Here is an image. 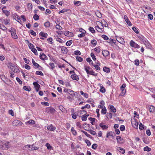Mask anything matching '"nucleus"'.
<instances>
[{
  "label": "nucleus",
  "instance_id": "nucleus-26",
  "mask_svg": "<svg viewBox=\"0 0 155 155\" xmlns=\"http://www.w3.org/2000/svg\"><path fill=\"white\" fill-rule=\"evenodd\" d=\"M107 110L105 107H102L101 111V113L103 114H105L107 113Z\"/></svg>",
  "mask_w": 155,
  "mask_h": 155
},
{
  "label": "nucleus",
  "instance_id": "nucleus-56",
  "mask_svg": "<svg viewBox=\"0 0 155 155\" xmlns=\"http://www.w3.org/2000/svg\"><path fill=\"white\" fill-rule=\"evenodd\" d=\"M41 104L46 106H48L49 104L48 103L46 102H41Z\"/></svg>",
  "mask_w": 155,
  "mask_h": 155
},
{
  "label": "nucleus",
  "instance_id": "nucleus-40",
  "mask_svg": "<svg viewBox=\"0 0 155 155\" xmlns=\"http://www.w3.org/2000/svg\"><path fill=\"white\" fill-rule=\"evenodd\" d=\"M84 32H83V33H81L80 34H79L78 35V37L79 38H82L84 37L85 36V33L86 32V31L84 30Z\"/></svg>",
  "mask_w": 155,
  "mask_h": 155
},
{
  "label": "nucleus",
  "instance_id": "nucleus-33",
  "mask_svg": "<svg viewBox=\"0 0 155 155\" xmlns=\"http://www.w3.org/2000/svg\"><path fill=\"white\" fill-rule=\"evenodd\" d=\"M51 24L49 21H47L45 23L44 25L46 28H47L50 26Z\"/></svg>",
  "mask_w": 155,
  "mask_h": 155
},
{
  "label": "nucleus",
  "instance_id": "nucleus-34",
  "mask_svg": "<svg viewBox=\"0 0 155 155\" xmlns=\"http://www.w3.org/2000/svg\"><path fill=\"white\" fill-rule=\"evenodd\" d=\"M155 111V108L153 106H150V111L151 113H154Z\"/></svg>",
  "mask_w": 155,
  "mask_h": 155
},
{
  "label": "nucleus",
  "instance_id": "nucleus-22",
  "mask_svg": "<svg viewBox=\"0 0 155 155\" xmlns=\"http://www.w3.org/2000/svg\"><path fill=\"white\" fill-rule=\"evenodd\" d=\"M133 127L135 128H137L138 127V123L136 121L133 122L132 123Z\"/></svg>",
  "mask_w": 155,
  "mask_h": 155
},
{
  "label": "nucleus",
  "instance_id": "nucleus-55",
  "mask_svg": "<svg viewBox=\"0 0 155 155\" xmlns=\"http://www.w3.org/2000/svg\"><path fill=\"white\" fill-rule=\"evenodd\" d=\"M91 57L92 58V59L94 61H95L96 60V58L95 57V56L94 55V53L92 52L91 54Z\"/></svg>",
  "mask_w": 155,
  "mask_h": 155
},
{
  "label": "nucleus",
  "instance_id": "nucleus-15",
  "mask_svg": "<svg viewBox=\"0 0 155 155\" xmlns=\"http://www.w3.org/2000/svg\"><path fill=\"white\" fill-rule=\"evenodd\" d=\"M71 78L73 80L78 81L79 80V78L78 76L75 74H72L71 76Z\"/></svg>",
  "mask_w": 155,
  "mask_h": 155
},
{
  "label": "nucleus",
  "instance_id": "nucleus-63",
  "mask_svg": "<svg viewBox=\"0 0 155 155\" xmlns=\"http://www.w3.org/2000/svg\"><path fill=\"white\" fill-rule=\"evenodd\" d=\"M23 89L26 91H31V89L28 88V87L26 86H24L23 87Z\"/></svg>",
  "mask_w": 155,
  "mask_h": 155
},
{
  "label": "nucleus",
  "instance_id": "nucleus-37",
  "mask_svg": "<svg viewBox=\"0 0 155 155\" xmlns=\"http://www.w3.org/2000/svg\"><path fill=\"white\" fill-rule=\"evenodd\" d=\"M35 74L37 75H40L42 76H44V74L42 72L40 71H37L35 72Z\"/></svg>",
  "mask_w": 155,
  "mask_h": 155
},
{
  "label": "nucleus",
  "instance_id": "nucleus-50",
  "mask_svg": "<svg viewBox=\"0 0 155 155\" xmlns=\"http://www.w3.org/2000/svg\"><path fill=\"white\" fill-rule=\"evenodd\" d=\"M94 51L97 53H99L101 52L100 49L98 47H96L94 49Z\"/></svg>",
  "mask_w": 155,
  "mask_h": 155
},
{
  "label": "nucleus",
  "instance_id": "nucleus-7",
  "mask_svg": "<svg viewBox=\"0 0 155 155\" xmlns=\"http://www.w3.org/2000/svg\"><path fill=\"white\" fill-rule=\"evenodd\" d=\"M33 84L34 86L36 91L38 92L40 89V85L36 82H33Z\"/></svg>",
  "mask_w": 155,
  "mask_h": 155
},
{
  "label": "nucleus",
  "instance_id": "nucleus-29",
  "mask_svg": "<svg viewBox=\"0 0 155 155\" xmlns=\"http://www.w3.org/2000/svg\"><path fill=\"white\" fill-rule=\"evenodd\" d=\"M80 93L81 95H83L84 97L85 98H87L88 97V95L86 93H84L82 91H81Z\"/></svg>",
  "mask_w": 155,
  "mask_h": 155
},
{
  "label": "nucleus",
  "instance_id": "nucleus-39",
  "mask_svg": "<svg viewBox=\"0 0 155 155\" xmlns=\"http://www.w3.org/2000/svg\"><path fill=\"white\" fill-rule=\"evenodd\" d=\"M84 68L87 73L88 72L89 70L91 69V68L89 66L86 65L84 66Z\"/></svg>",
  "mask_w": 155,
  "mask_h": 155
},
{
  "label": "nucleus",
  "instance_id": "nucleus-38",
  "mask_svg": "<svg viewBox=\"0 0 155 155\" xmlns=\"http://www.w3.org/2000/svg\"><path fill=\"white\" fill-rule=\"evenodd\" d=\"M55 111V110L53 108H49L48 112L51 114H54Z\"/></svg>",
  "mask_w": 155,
  "mask_h": 155
},
{
  "label": "nucleus",
  "instance_id": "nucleus-35",
  "mask_svg": "<svg viewBox=\"0 0 155 155\" xmlns=\"http://www.w3.org/2000/svg\"><path fill=\"white\" fill-rule=\"evenodd\" d=\"M140 41L142 42V43L143 44L144 42H146V41L147 40L144 37L142 36L140 38Z\"/></svg>",
  "mask_w": 155,
  "mask_h": 155
},
{
  "label": "nucleus",
  "instance_id": "nucleus-36",
  "mask_svg": "<svg viewBox=\"0 0 155 155\" xmlns=\"http://www.w3.org/2000/svg\"><path fill=\"white\" fill-rule=\"evenodd\" d=\"M74 5L76 6H79L81 5V2L80 1H74Z\"/></svg>",
  "mask_w": 155,
  "mask_h": 155
},
{
  "label": "nucleus",
  "instance_id": "nucleus-31",
  "mask_svg": "<svg viewBox=\"0 0 155 155\" xmlns=\"http://www.w3.org/2000/svg\"><path fill=\"white\" fill-rule=\"evenodd\" d=\"M110 109L114 113H115L116 111V110L113 105H110Z\"/></svg>",
  "mask_w": 155,
  "mask_h": 155
},
{
  "label": "nucleus",
  "instance_id": "nucleus-8",
  "mask_svg": "<svg viewBox=\"0 0 155 155\" xmlns=\"http://www.w3.org/2000/svg\"><path fill=\"white\" fill-rule=\"evenodd\" d=\"M116 150L122 154H124L125 152V150L124 149L120 147H117L116 148Z\"/></svg>",
  "mask_w": 155,
  "mask_h": 155
},
{
  "label": "nucleus",
  "instance_id": "nucleus-18",
  "mask_svg": "<svg viewBox=\"0 0 155 155\" xmlns=\"http://www.w3.org/2000/svg\"><path fill=\"white\" fill-rule=\"evenodd\" d=\"M14 124H15V125H22L23 123L20 121L16 120L14 121Z\"/></svg>",
  "mask_w": 155,
  "mask_h": 155
},
{
  "label": "nucleus",
  "instance_id": "nucleus-27",
  "mask_svg": "<svg viewBox=\"0 0 155 155\" xmlns=\"http://www.w3.org/2000/svg\"><path fill=\"white\" fill-rule=\"evenodd\" d=\"M92 64L96 70L98 71L100 70L101 68L99 65H95L94 64H93L92 61Z\"/></svg>",
  "mask_w": 155,
  "mask_h": 155
},
{
  "label": "nucleus",
  "instance_id": "nucleus-45",
  "mask_svg": "<svg viewBox=\"0 0 155 155\" xmlns=\"http://www.w3.org/2000/svg\"><path fill=\"white\" fill-rule=\"evenodd\" d=\"M143 150L144 151H150L151 150V148L149 147L148 146H146L144 147Z\"/></svg>",
  "mask_w": 155,
  "mask_h": 155
},
{
  "label": "nucleus",
  "instance_id": "nucleus-6",
  "mask_svg": "<svg viewBox=\"0 0 155 155\" xmlns=\"http://www.w3.org/2000/svg\"><path fill=\"white\" fill-rule=\"evenodd\" d=\"M116 140L117 143L119 144H122L124 142L123 139L120 136L117 137Z\"/></svg>",
  "mask_w": 155,
  "mask_h": 155
},
{
  "label": "nucleus",
  "instance_id": "nucleus-28",
  "mask_svg": "<svg viewBox=\"0 0 155 155\" xmlns=\"http://www.w3.org/2000/svg\"><path fill=\"white\" fill-rule=\"evenodd\" d=\"M10 20L7 19H4L3 20V21L4 24L5 25H9Z\"/></svg>",
  "mask_w": 155,
  "mask_h": 155
},
{
  "label": "nucleus",
  "instance_id": "nucleus-14",
  "mask_svg": "<svg viewBox=\"0 0 155 155\" xmlns=\"http://www.w3.org/2000/svg\"><path fill=\"white\" fill-rule=\"evenodd\" d=\"M113 133L114 132L111 131L107 132L106 134V137L109 138L110 136H111L113 138L114 137Z\"/></svg>",
  "mask_w": 155,
  "mask_h": 155
},
{
  "label": "nucleus",
  "instance_id": "nucleus-25",
  "mask_svg": "<svg viewBox=\"0 0 155 155\" xmlns=\"http://www.w3.org/2000/svg\"><path fill=\"white\" fill-rule=\"evenodd\" d=\"M103 71L106 73H109L110 72V68L107 67H104L103 68Z\"/></svg>",
  "mask_w": 155,
  "mask_h": 155
},
{
  "label": "nucleus",
  "instance_id": "nucleus-4",
  "mask_svg": "<svg viewBox=\"0 0 155 155\" xmlns=\"http://www.w3.org/2000/svg\"><path fill=\"white\" fill-rule=\"evenodd\" d=\"M130 45L133 47L136 48H139L140 46L138 44L136 43L133 40H131L130 42Z\"/></svg>",
  "mask_w": 155,
  "mask_h": 155
},
{
  "label": "nucleus",
  "instance_id": "nucleus-3",
  "mask_svg": "<svg viewBox=\"0 0 155 155\" xmlns=\"http://www.w3.org/2000/svg\"><path fill=\"white\" fill-rule=\"evenodd\" d=\"M3 150H7L11 147L10 143L9 142L3 140Z\"/></svg>",
  "mask_w": 155,
  "mask_h": 155
},
{
  "label": "nucleus",
  "instance_id": "nucleus-41",
  "mask_svg": "<svg viewBox=\"0 0 155 155\" xmlns=\"http://www.w3.org/2000/svg\"><path fill=\"white\" fill-rule=\"evenodd\" d=\"M121 90V92L120 94V95L122 96L124 95L126 92V89H123Z\"/></svg>",
  "mask_w": 155,
  "mask_h": 155
},
{
  "label": "nucleus",
  "instance_id": "nucleus-54",
  "mask_svg": "<svg viewBox=\"0 0 155 155\" xmlns=\"http://www.w3.org/2000/svg\"><path fill=\"white\" fill-rule=\"evenodd\" d=\"M118 39L120 40V41H118V40H117V41L119 42L120 43L123 44V43H124V39L122 38H118Z\"/></svg>",
  "mask_w": 155,
  "mask_h": 155
},
{
  "label": "nucleus",
  "instance_id": "nucleus-64",
  "mask_svg": "<svg viewBox=\"0 0 155 155\" xmlns=\"http://www.w3.org/2000/svg\"><path fill=\"white\" fill-rule=\"evenodd\" d=\"M46 146L47 147L48 149L49 150L51 149L52 147L48 143H46Z\"/></svg>",
  "mask_w": 155,
  "mask_h": 155
},
{
  "label": "nucleus",
  "instance_id": "nucleus-46",
  "mask_svg": "<svg viewBox=\"0 0 155 155\" xmlns=\"http://www.w3.org/2000/svg\"><path fill=\"white\" fill-rule=\"evenodd\" d=\"M81 132L84 133V134L88 137L89 138H91V137H92L91 136L90 134H88L86 132L83 130H81Z\"/></svg>",
  "mask_w": 155,
  "mask_h": 155
},
{
  "label": "nucleus",
  "instance_id": "nucleus-23",
  "mask_svg": "<svg viewBox=\"0 0 155 155\" xmlns=\"http://www.w3.org/2000/svg\"><path fill=\"white\" fill-rule=\"evenodd\" d=\"M26 124H35V121L34 120H30L25 123Z\"/></svg>",
  "mask_w": 155,
  "mask_h": 155
},
{
  "label": "nucleus",
  "instance_id": "nucleus-10",
  "mask_svg": "<svg viewBox=\"0 0 155 155\" xmlns=\"http://www.w3.org/2000/svg\"><path fill=\"white\" fill-rule=\"evenodd\" d=\"M61 49L62 53L64 54H67L68 52V50L66 48L62 46L61 47Z\"/></svg>",
  "mask_w": 155,
  "mask_h": 155
},
{
  "label": "nucleus",
  "instance_id": "nucleus-16",
  "mask_svg": "<svg viewBox=\"0 0 155 155\" xmlns=\"http://www.w3.org/2000/svg\"><path fill=\"white\" fill-rule=\"evenodd\" d=\"M146 42H144L143 44L145 45L146 48H151V46L148 41L147 40Z\"/></svg>",
  "mask_w": 155,
  "mask_h": 155
},
{
  "label": "nucleus",
  "instance_id": "nucleus-59",
  "mask_svg": "<svg viewBox=\"0 0 155 155\" xmlns=\"http://www.w3.org/2000/svg\"><path fill=\"white\" fill-rule=\"evenodd\" d=\"M85 142L88 146L89 147L91 146V143L89 140H85Z\"/></svg>",
  "mask_w": 155,
  "mask_h": 155
},
{
  "label": "nucleus",
  "instance_id": "nucleus-42",
  "mask_svg": "<svg viewBox=\"0 0 155 155\" xmlns=\"http://www.w3.org/2000/svg\"><path fill=\"white\" fill-rule=\"evenodd\" d=\"M77 60L79 62H81L83 61V59L82 58L80 57L77 56L76 57Z\"/></svg>",
  "mask_w": 155,
  "mask_h": 155
},
{
  "label": "nucleus",
  "instance_id": "nucleus-52",
  "mask_svg": "<svg viewBox=\"0 0 155 155\" xmlns=\"http://www.w3.org/2000/svg\"><path fill=\"white\" fill-rule=\"evenodd\" d=\"M106 117L107 118H111L112 117V114L111 113H107L106 115Z\"/></svg>",
  "mask_w": 155,
  "mask_h": 155
},
{
  "label": "nucleus",
  "instance_id": "nucleus-47",
  "mask_svg": "<svg viewBox=\"0 0 155 155\" xmlns=\"http://www.w3.org/2000/svg\"><path fill=\"white\" fill-rule=\"evenodd\" d=\"M132 29L136 34L139 33V31L135 27H133Z\"/></svg>",
  "mask_w": 155,
  "mask_h": 155
},
{
  "label": "nucleus",
  "instance_id": "nucleus-49",
  "mask_svg": "<svg viewBox=\"0 0 155 155\" xmlns=\"http://www.w3.org/2000/svg\"><path fill=\"white\" fill-rule=\"evenodd\" d=\"M31 51L35 54V55H38V52L37 50L35 48L32 49Z\"/></svg>",
  "mask_w": 155,
  "mask_h": 155
},
{
  "label": "nucleus",
  "instance_id": "nucleus-20",
  "mask_svg": "<svg viewBox=\"0 0 155 155\" xmlns=\"http://www.w3.org/2000/svg\"><path fill=\"white\" fill-rule=\"evenodd\" d=\"M100 126L101 127L102 129L104 130H107L108 128V127L105 125H103V123H101L99 124Z\"/></svg>",
  "mask_w": 155,
  "mask_h": 155
},
{
  "label": "nucleus",
  "instance_id": "nucleus-51",
  "mask_svg": "<svg viewBox=\"0 0 155 155\" xmlns=\"http://www.w3.org/2000/svg\"><path fill=\"white\" fill-rule=\"evenodd\" d=\"M33 18L35 20H38L39 19V16L37 14H35L33 16Z\"/></svg>",
  "mask_w": 155,
  "mask_h": 155
},
{
  "label": "nucleus",
  "instance_id": "nucleus-12",
  "mask_svg": "<svg viewBox=\"0 0 155 155\" xmlns=\"http://www.w3.org/2000/svg\"><path fill=\"white\" fill-rule=\"evenodd\" d=\"M47 129L49 130L54 131L56 129V127L53 126L52 124H51V125L48 126Z\"/></svg>",
  "mask_w": 155,
  "mask_h": 155
},
{
  "label": "nucleus",
  "instance_id": "nucleus-19",
  "mask_svg": "<svg viewBox=\"0 0 155 155\" xmlns=\"http://www.w3.org/2000/svg\"><path fill=\"white\" fill-rule=\"evenodd\" d=\"M40 58L41 59L43 60H46L47 58L46 55L44 53H43L42 54H41L40 56Z\"/></svg>",
  "mask_w": 155,
  "mask_h": 155
},
{
  "label": "nucleus",
  "instance_id": "nucleus-13",
  "mask_svg": "<svg viewBox=\"0 0 155 155\" xmlns=\"http://www.w3.org/2000/svg\"><path fill=\"white\" fill-rule=\"evenodd\" d=\"M100 89V91L102 93H104L106 91V90L105 88L103 87V85L101 84H99Z\"/></svg>",
  "mask_w": 155,
  "mask_h": 155
},
{
  "label": "nucleus",
  "instance_id": "nucleus-61",
  "mask_svg": "<svg viewBox=\"0 0 155 155\" xmlns=\"http://www.w3.org/2000/svg\"><path fill=\"white\" fill-rule=\"evenodd\" d=\"M49 64L51 67V69L52 70H53L54 68L55 67L54 64L53 63H50Z\"/></svg>",
  "mask_w": 155,
  "mask_h": 155
},
{
  "label": "nucleus",
  "instance_id": "nucleus-5",
  "mask_svg": "<svg viewBox=\"0 0 155 155\" xmlns=\"http://www.w3.org/2000/svg\"><path fill=\"white\" fill-rule=\"evenodd\" d=\"M11 69L15 73H18L20 72V71L18 67L17 66H15L14 64L11 66Z\"/></svg>",
  "mask_w": 155,
  "mask_h": 155
},
{
  "label": "nucleus",
  "instance_id": "nucleus-21",
  "mask_svg": "<svg viewBox=\"0 0 155 155\" xmlns=\"http://www.w3.org/2000/svg\"><path fill=\"white\" fill-rule=\"evenodd\" d=\"M88 74L92 75L94 76H97V74H95V72L92 70L89 71L87 73Z\"/></svg>",
  "mask_w": 155,
  "mask_h": 155
},
{
  "label": "nucleus",
  "instance_id": "nucleus-24",
  "mask_svg": "<svg viewBox=\"0 0 155 155\" xmlns=\"http://www.w3.org/2000/svg\"><path fill=\"white\" fill-rule=\"evenodd\" d=\"M39 35L42 37L46 38L48 36V34L47 33H44L42 31L41 32L39 33Z\"/></svg>",
  "mask_w": 155,
  "mask_h": 155
},
{
  "label": "nucleus",
  "instance_id": "nucleus-30",
  "mask_svg": "<svg viewBox=\"0 0 155 155\" xmlns=\"http://www.w3.org/2000/svg\"><path fill=\"white\" fill-rule=\"evenodd\" d=\"M71 131L73 135L75 136L77 135V132L74 129L73 127H72L71 128Z\"/></svg>",
  "mask_w": 155,
  "mask_h": 155
},
{
  "label": "nucleus",
  "instance_id": "nucleus-58",
  "mask_svg": "<svg viewBox=\"0 0 155 155\" xmlns=\"http://www.w3.org/2000/svg\"><path fill=\"white\" fill-rule=\"evenodd\" d=\"M97 146V144L94 143L92 145L91 147L93 149L95 150L96 149Z\"/></svg>",
  "mask_w": 155,
  "mask_h": 155
},
{
  "label": "nucleus",
  "instance_id": "nucleus-44",
  "mask_svg": "<svg viewBox=\"0 0 155 155\" xmlns=\"http://www.w3.org/2000/svg\"><path fill=\"white\" fill-rule=\"evenodd\" d=\"M91 43L94 46H95L97 44V41L93 39L91 41Z\"/></svg>",
  "mask_w": 155,
  "mask_h": 155
},
{
  "label": "nucleus",
  "instance_id": "nucleus-48",
  "mask_svg": "<svg viewBox=\"0 0 155 155\" xmlns=\"http://www.w3.org/2000/svg\"><path fill=\"white\" fill-rule=\"evenodd\" d=\"M96 30L98 32H101L103 31V30L102 29L100 28L98 26H97L96 27Z\"/></svg>",
  "mask_w": 155,
  "mask_h": 155
},
{
  "label": "nucleus",
  "instance_id": "nucleus-11",
  "mask_svg": "<svg viewBox=\"0 0 155 155\" xmlns=\"http://www.w3.org/2000/svg\"><path fill=\"white\" fill-rule=\"evenodd\" d=\"M64 35L67 36L71 37L73 35V33L70 32L68 31H65L64 32Z\"/></svg>",
  "mask_w": 155,
  "mask_h": 155
},
{
  "label": "nucleus",
  "instance_id": "nucleus-43",
  "mask_svg": "<svg viewBox=\"0 0 155 155\" xmlns=\"http://www.w3.org/2000/svg\"><path fill=\"white\" fill-rule=\"evenodd\" d=\"M89 30L92 33H94L95 32L94 29L92 27H90L89 28Z\"/></svg>",
  "mask_w": 155,
  "mask_h": 155
},
{
  "label": "nucleus",
  "instance_id": "nucleus-32",
  "mask_svg": "<svg viewBox=\"0 0 155 155\" xmlns=\"http://www.w3.org/2000/svg\"><path fill=\"white\" fill-rule=\"evenodd\" d=\"M0 28L4 31H6L7 28L4 25L0 23Z\"/></svg>",
  "mask_w": 155,
  "mask_h": 155
},
{
  "label": "nucleus",
  "instance_id": "nucleus-62",
  "mask_svg": "<svg viewBox=\"0 0 155 155\" xmlns=\"http://www.w3.org/2000/svg\"><path fill=\"white\" fill-rule=\"evenodd\" d=\"M125 21L127 23V25L130 26H131L132 25V24L131 22L129 21V19L126 20Z\"/></svg>",
  "mask_w": 155,
  "mask_h": 155
},
{
  "label": "nucleus",
  "instance_id": "nucleus-53",
  "mask_svg": "<svg viewBox=\"0 0 155 155\" xmlns=\"http://www.w3.org/2000/svg\"><path fill=\"white\" fill-rule=\"evenodd\" d=\"M74 54L76 55H81V53L80 51L77 50L74 51Z\"/></svg>",
  "mask_w": 155,
  "mask_h": 155
},
{
  "label": "nucleus",
  "instance_id": "nucleus-2",
  "mask_svg": "<svg viewBox=\"0 0 155 155\" xmlns=\"http://www.w3.org/2000/svg\"><path fill=\"white\" fill-rule=\"evenodd\" d=\"M27 148L30 150H38L39 147H36L33 144L32 145H27L25 146V148Z\"/></svg>",
  "mask_w": 155,
  "mask_h": 155
},
{
  "label": "nucleus",
  "instance_id": "nucleus-57",
  "mask_svg": "<svg viewBox=\"0 0 155 155\" xmlns=\"http://www.w3.org/2000/svg\"><path fill=\"white\" fill-rule=\"evenodd\" d=\"M71 116L72 118L74 119H75L77 118V115L75 113L71 114Z\"/></svg>",
  "mask_w": 155,
  "mask_h": 155
},
{
  "label": "nucleus",
  "instance_id": "nucleus-9",
  "mask_svg": "<svg viewBox=\"0 0 155 155\" xmlns=\"http://www.w3.org/2000/svg\"><path fill=\"white\" fill-rule=\"evenodd\" d=\"M102 54L104 56L107 57L110 55V52L107 50H104L102 51Z\"/></svg>",
  "mask_w": 155,
  "mask_h": 155
},
{
  "label": "nucleus",
  "instance_id": "nucleus-17",
  "mask_svg": "<svg viewBox=\"0 0 155 155\" xmlns=\"http://www.w3.org/2000/svg\"><path fill=\"white\" fill-rule=\"evenodd\" d=\"M4 8H2V10L3 12L5 14V15L7 16H8L10 15V12L8 10H3Z\"/></svg>",
  "mask_w": 155,
  "mask_h": 155
},
{
  "label": "nucleus",
  "instance_id": "nucleus-60",
  "mask_svg": "<svg viewBox=\"0 0 155 155\" xmlns=\"http://www.w3.org/2000/svg\"><path fill=\"white\" fill-rule=\"evenodd\" d=\"M101 37L104 40H108V37L107 36H106V35H102L101 36Z\"/></svg>",
  "mask_w": 155,
  "mask_h": 155
},
{
  "label": "nucleus",
  "instance_id": "nucleus-1",
  "mask_svg": "<svg viewBox=\"0 0 155 155\" xmlns=\"http://www.w3.org/2000/svg\"><path fill=\"white\" fill-rule=\"evenodd\" d=\"M9 31L11 32V36L12 38L15 39L18 38V37L16 34V31L15 28H11L9 30Z\"/></svg>",
  "mask_w": 155,
  "mask_h": 155
}]
</instances>
